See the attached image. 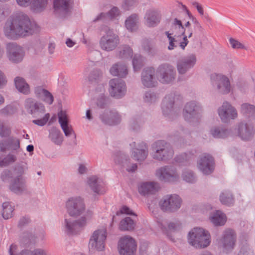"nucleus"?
Segmentation results:
<instances>
[{"label":"nucleus","instance_id":"nucleus-1","mask_svg":"<svg viewBox=\"0 0 255 255\" xmlns=\"http://www.w3.org/2000/svg\"><path fill=\"white\" fill-rule=\"evenodd\" d=\"M39 30L37 25L32 23L28 17L22 12L10 18L4 27L5 36L12 39L28 36L37 32Z\"/></svg>","mask_w":255,"mask_h":255},{"label":"nucleus","instance_id":"nucleus-2","mask_svg":"<svg viewBox=\"0 0 255 255\" xmlns=\"http://www.w3.org/2000/svg\"><path fill=\"white\" fill-rule=\"evenodd\" d=\"M191 24L189 21L186 22L183 26L182 22L175 19L171 26V32H165L169 40V45L168 47L169 50L173 49L176 44H180V47L184 49L187 45L188 41L187 37H191L192 35V30L190 27Z\"/></svg>","mask_w":255,"mask_h":255},{"label":"nucleus","instance_id":"nucleus-3","mask_svg":"<svg viewBox=\"0 0 255 255\" xmlns=\"http://www.w3.org/2000/svg\"><path fill=\"white\" fill-rule=\"evenodd\" d=\"M188 242L196 248H203L208 246L211 242L209 233L202 228H194L189 232Z\"/></svg>","mask_w":255,"mask_h":255},{"label":"nucleus","instance_id":"nucleus-4","mask_svg":"<svg viewBox=\"0 0 255 255\" xmlns=\"http://www.w3.org/2000/svg\"><path fill=\"white\" fill-rule=\"evenodd\" d=\"M107 229L102 227L96 230L90 237L89 247L93 251H102L105 249L107 237Z\"/></svg>","mask_w":255,"mask_h":255},{"label":"nucleus","instance_id":"nucleus-5","mask_svg":"<svg viewBox=\"0 0 255 255\" xmlns=\"http://www.w3.org/2000/svg\"><path fill=\"white\" fill-rule=\"evenodd\" d=\"M92 216V213L88 212L84 217L77 221L73 220L71 218H66L65 220V231L68 234L76 233L86 225L87 221L90 219Z\"/></svg>","mask_w":255,"mask_h":255},{"label":"nucleus","instance_id":"nucleus-6","mask_svg":"<svg viewBox=\"0 0 255 255\" xmlns=\"http://www.w3.org/2000/svg\"><path fill=\"white\" fill-rule=\"evenodd\" d=\"M181 204V199L176 194L167 195L159 202L162 210L166 211H174L178 209Z\"/></svg>","mask_w":255,"mask_h":255},{"label":"nucleus","instance_id":"nucleus-7","mask_svg":"<svg viewBox=\"0 0 255 255\" xmlns=\"http://www.w3.org/2000/svg\"><path fill=\"white\" fill-rule=\"evenodd\" d=\"M66 208L69 214L73 216H77L85 209L83 200L80 197L70 198L66 203Z\"/></svg>","mask_w":255,"mask_h":255},{"label":"nucleus","instance_id":"nucleus-8","mask_svg":"<svg viewBox=\"0 0 255 255\" xmlns=\"http://www.w3.org/2000/svg\"><path fill=\"white\" fill-rule=\"evenodd\" d=\"M135 247L134 240L129 236L122 238L119 243V250L121 255H133Z\"/></svg>","mask_w":255,"mask_h":255},{"label":"nucleus","instance_id":"nucleus-9","mask_svg":"<svg viewBox=\"0 0 255 255\" xmlns=\"http://www.w3.org/2000/svg\"><path fill=\"white\" fill-rule=\"evenodd\" d=\"M165 145L166 143L164 141H158L154 144L153 149L155 151L153 154L154 158L164 160L172 156L173 151L167 146L165 147Z\"/></svg>","mask_w":255,"mask_h":255},{"label":"nucleus","instance_id":"nucleus-10","mask_svg":"<svg viewBox=\"0 0 255 255\" xmlns=\"http://www.w3.org/2000/svg\"><path fill=\"white\" fill-rule=\"evenodd\" d=\"M212 82L217 85L220 92L223 94L228 93L230 91L231 85L228 77L221 74H213L211 76Z\"/></svg>","mask_w":255,"mask_h":255},{"label":"nucleus","instance_id":"nucleus-11","mask_svg":"<svg viewBox=\"0 0 255 255\" xmlns=\"http://www.w3.org/2000/svg\"><path fill=\"white\" fill-rule=\"evenodd\" d=\"M156 76L162 83H168L174 78V72L172 67L168 65L160 66L156 72Z\"/></svg>","mask_w":255,"mask_h":255},{"label":"nucleus","instance_id":"nucleus-12","mask_svg":"<svg viewBox=\"0 0 255 255\" xmlns=\"http://www.w3.org/2000/svg\"><path fill=\"white\" fill-rule=\"evenodd\" d=\"M119 43L118 36L112 31H108L103 36L100 41L101 48L107 51H111L116 48Z\"/></svg>","mask_w":255,"mask_h":255},{"label":"nucleus","instance_id":"nucleus-13","mask_svg":"<svg viewBox=\"0 0 255 255\" xmlns=\"http://www.w3.org/2000/svg\"><path fill=\"white\" fill-rule=\"evenodd\" d=\"M7 55L9 60L13 62H18L22 60L24 52L22 48L15 43H8L6 46Z\"/></svg>","mask_w":255,"mask_h":255},{"label":"nucleus","instance_id":"nucleus-14","mask_svg":"<svg viewBox=\"0 0 255 255\" xmlns=\"http://www.w3.org/2000/svg\"><path fill=\"white\" fill-rule=\"evenodd\" d=\"M214 160L211 156L204 154L202 155L198 162V168L205 174H209L214 170Z\"/></svg>","mask_w":255,"mask_h":255},{"label":"nucleus","instance_id":"nucleus-15","mask_svg":"<svg viewBox=\"0 0 255 255\" xmlns=\"http://www.w3.org/2000/svg\"><path fill=\"white\" fill-rule=\"evenodd\" d=\"M111 95L117 98H119L125 95L126 89L124 81L118 79H112L110 81Z\"/></svg>","mask_w":255,"mask_h":255},{"label":"nucleus","instance_id":"nucleus-16","mask_svg":"<svg viewBox=\"0 0 255 255\" xmlns=\"http://www.w3.org/2000/svg\"><path fill=\"white\" fill-rule=\"evenodd\" d=\"M157 177L161 181L172 182L178 179L175 170L171 167H162L157 170Z\"/></svg>","mask_w":255,"mask_h":255},{"label":"nucleus","instance_id":"nucleus-17","mask_svg":"<svg viewBox=\"0 0 255 255\" xmlns=\"http://www.w3.org/2000/svg\"><path fill=\"white\" fill-rule=\"evenodd\" d=\"M219 115L223 122H226L229 119H234L237 117L236 109L227 102L224 103L218 110Z\"/></svg>","mask_w":255,"mask_h":255},{"label":"nucleus","instance_id":"nucleus-18","mask_svg":"<svg viewBox=\"0 0 255 255\" xmlns=\"http://www.w3.org/2000/svg\"><path fill=\"white\" fill-rule=\"evenodd\" d=\"M59 123L65 136H69L74 133L71 126L69 124V119L66 112L61 111L58 114Z\"/></svg>","mask_w":255,"mask_h":255},{"label":"nucleus","instance_id":"nucleus-19","mask_svg":"<svg viewBox=\"0 0 255 255\" xmlns=\"http://www.w3.org/2000/svg\"><path fill=\"white\" fill-rule=\"evenodd\" d=\"M235 241L236 237L234 231L231 229L226 230L221 240V243L224 250L227 252L232 250L235 246Z\"/></svg>","mask_w":255,"mask_h":255},{"label":"nucleus","instance_id":"nucleus-20","mask_svg":"<svg viewBox=\"0 0 255 255\" xmlns=\"http://www.w3.org/2000/svg\"><path fill=\"white\" fill-rule=\"evenodd\" d=\"M237 133L242 139L249 140L252 137L254 133L253 127L247 124H240L237 129Z\"/></svg>","mask_w":255,"mask_h":255},{"label":"nucleus","instance_id":"nucleus-21","mask_svg":"<svg viewBox=\"0 0 255 255\" xmlns=\"http://www.w3.org/2000/svg\"><path fill=\"white\" fill-rule=\"evenodd\" d=\"M25 106L31 114H35L38 113H43L45 112V108L43 105L37 103L32 99H27L25 101Z\"/></svg>","mask_w":255,"mask_h":255},{"label":"nucleus","instance_id":"nucleus-22","mask_svg":"<svg viewBox=\"0 0 255 255\" xmlns=\"http://www.w3.org/2000/svg\"><path fill=\"white\" fill-rule=\"evenodd\" d=\"M88 183L93 191L98 194H103L106 191L104 183L95 176L89 178Z\"/></svg>","mask_w":255,"mask_h":255},{"label":"nucleus","instance_id":"nucleus-23","mask_svg":"<svg viewBox=\"0 0 255 255\" xmlns=\"http://www.w3.org/2000/svg\"><path fill=\"white\" fill-rule=\"evenodd\" d=\"M159 185L157 183L151 182L141 183L138 187V191L140 194L145 195L149 194H153L158 191Z\"/></svg>","mask_w":255,"mask_h":255},{"label":"nucleus","instance_id":"nucleus-24","mask_svg":"<svg viewBox=\"0 0 255 255\" xmlns=\"http://www.w3.org/2000/svg\"><path fill=\"white\" fill-rule=\"evenodd\" d=\"M145 24L149 27L154 26L160 21V15L157 10H149L146 13Z\"/></svg>","mask_w":255,"mask_h":255},{"label":"nucleus","instance_id":"nucleus-25","mask_svg":"<svg viewBox=\"0 0 255 255\" xmlns=\"http://www.w3.org/2000/svg\"><path fill=\"white\" fill-rule=\"evenodd\" d=\"M154 71L152 68L145 69L142 74V82L143 84L147 87L155 86V82L153 81V73Z\"/></svg>","mask_w":255,"mask_h":255},{"label":"nucleus","instance_id":"nucleus-26","mask_svg":"<svg viewBox=\"0 0 255 255\" xmlns=\"http://www.w3.org/2000/svg\"><path fill=\"white\" fill-rule=\"evenodd\" d=\"M36 96L45 103L51 105L53 102V96L47 90L41 88L37 87L35 91Z\"/></svg>","mask_w":255,"mask_h":255},{"label":"nucleus","instance_id":"nucleus-27","mask_svg":"<svg viewBox=\"0 0 255 255\" xmlns=\"http://www.w3.org/2000/svg\"><path fill=\"white\" fill-rule=\"evenodd\" d=\"M196 62L195 56L191 55L186 59L181 61L178 64V70L180 74L184 73L189 68L193 66Z\"/></svg>","mask_w":255,"mask_h":255},{"label":"nucleus","instance_id":"nucleus-28","mask_svg":"<svg viewBox=\"0 0 255 255\" xmlns=\"http://www.w3.org/2000/svg\"><path fill=\"white\" fill-rule=\"evenodd\" d=\"M146 145L142 143L138 147L134 149L133 151V158L138 161L144 160L147 156Z\"/></svg>","mask_w":255,"mask_h":255},{"label":"nucleus","instance_id":"nucleus-29","mask_svg":"<svg viewBox=\"0 0 255 255\" xmlns=\"http://www.w3.org/2000/svg\"><path fill=\"white\" fill-rule=\"evenodd\" d=\"M135 227V222L130 217H126L120 221L119 225L121 231H131Z\"/></svg>","mask_w":255,"mask_h":255},{"label":"nucleus","instance_id":"nucleus-30","mask_svg":"<svg viewBox=\"0 0 255 255\" xmlns=\"http://www.w3.org/2000/svg\"><path fill=\"white\" fill-rule=\"evenodd\" d=\"M110 72L113 76L124 77L128 74V70L125 65L117 64L112 66Z\"/></svg>","mask_w":255,"mask_h":255},{"label":"nucleus","instance_id":"nucleus-31","mask_svg":"<svg viewBox=\"0 0 255 255\" xmlns=\"http://www.w3.org/2000/svg\"><path fill=\"white\" fill-rule=\"evenodd\" d=\"M211 222L215 225H223L226 222L227 218L224 214L220 211H217L210 217Z\"/></svg>","mask_w":255,"mask_h":255},{"label":"nucleus","instance_id":"nucleus-32","mask_svg":"<svg viewBox=\"0 0 255 255\" xmlns=\"http://www.w3.org/2000/svg\"><path fill=\"white\" fill-rule=\"evenodd\" d=\"M14 81L15 87L18 91L25 94H27L29 93V86L23 78L16 77Z\"/></svg>","mask_w":255,"mask_h":255},{"label":"nucleus","instance_id":"nucleus-33","mask_svg":"<svg viewBox=\"0 0 255 255\" xmlns=\"http://www.w3.org/2000/svg\"><path fill=\"white\" fill-rule=\"evenodd\" d=\"M241 113L245 116L255 117V106L248 103L243 104L241 107Z\"/></svg>","mask_w":255,"mask_h":255},{"label":"nucleus","instance_id":"nucleus-34","mask_svg":"<svg viewBox=\"0 0 255 255\" xmlns=\"http://www.w3.org/2000/svg\"><path fill=\"white\" fill-rule=\"evenodd\" d=\"M49 137L57 144H60L63 141V136L59 129L52 128L50 130Z\"/></svg>","mask_w":255,"mask_h":255},{"label":"nucleus","instance_id":"nucleus-35","mask_svg":"<svg viewBox=\"0 0 255 255\" xmlns=\"http://www.w3.org/2000/svg\"><path fill=\"white\" fill-rule=\"evenodd\" d=\"M10 190L16 193H19L24 188V181L21 177L16 179L11 184L10 187Z\"/></svg>","mask_w":255,"mask_h":255},{"label":"nucleus","instance_id":"nucleus-36","mask_svg":"<svg viewBox=\"0 0 255 255\" xmlns=\"http://www.w3.org/2000/svg\"><path fill=\"white\" fill-rule=\"evenodd\" d=\"M137 20L136 14L131 15L126 20L125 24L128 30L132 31L137 28Z\"/></svg>","mask_w":255,"mask_h":255},{"label":"nucleus","instance_id":"nucleus-37","mask_svg":"<svg viewBox=\"0 0 255 255\" xmlns=\"http://www.w3.org/2000/svg\"><path fill=\"white\" fill-rule=\"evenodd\" d=\"M197 110V108L195 106L194 103H191L186 105L184 111V115L185 118L188 119V116L189 118L193 117L194 116V113Z\"/></svg>","mask_w":255,"mask_h":255},{"label":"nucleus","instance_id":"nucleus-38","mask_svg":"<svg viewBox=\"0 0 255 255\" xmlns=\"http://www.w3.org/2000/svg\"><path fill=\"white\" fill-rule=\"evenodd\" d=\"M2 216L5 219H8L12 217L13 208L8 202L3 203L2 204Z\"/></svg>","mask_w":255,"mask_h":255},{"label":"nucleus","instance_id":"nucleus-39","mask_svg":"<svg viewBox=\"0 0 255 255\" xmlns=\"http://www.w3.org/2000/svg\"><path fill=\"white\" fill-rule=\"evenodd\" d=\"M70 0H54V7L55 10H66L68 8Z\"/></svg>","mask_w":255,"mask_h":255},{"label":"nucleus","instance_id":"nucleus-40","mask_svg":"<svg viewBox=\"0 0 255 255\" xmlns=\"http://www.w3.org/2000/svg\"><path fill=\"white\" fill-rule=\"evenodd\" d=\"M220 201L223 204L229 205L233 203L232 195L228 192H224L220 195Z\"/></svg>","mask_w":255,"mask_h":255},{"label":"nucleus","instance_id":"nucleus-41","mask_svg":"<svg viewBox=\"0 0 255 255\" xmlns=\"http://www.w3.org/2000/svg\"><path fill=\"white\" fill-rule=\"evenodd\" d=\"M47 3V0H33V2L34 9L37 11H40L44 8Z\"/></svg>","mask_w":255,"mask_h":255},{"label":"nucleus","instance_id":"nucleus-42","mask_svg":"<svg viewBox=\"0 0 255 255\" xmlns=\"http://www.w3.org/2000/svg\"><path fill=\"white\" fill-rule=\"evenodd\" d=\"M132 54V49L128 46H125L123 47V50L120 51V56L121 58H128L131 57Z\"/></svg>","mask_w":255,"mask_h":255},{"label":"nucleus","instance_id":"nucleus-43","mask_svg":"<svg viewBox=\"0 0 255 255\" xmlns=\"http://www.w3.org/2000/svg\"><path fill=\"white\" fill-rule=\"evenodd\" d=\"M134 71H137L142 66V60L140 56L135 55L132 60Z\"/></svg>","mask_w":255,"mask_h":255},{"label":"nucleus","instance_id":"nucleus-44","mask_svg":"<svg viewBox=\"0 0 255 255\" xmlns=\"http://www.w3.org/2000/svg\"><path fill=\"white\" fill-rule=\"evenodd\" d=\"M49 118L50 114L47 113L44 116L42 119L33 120V123L38 126H43L47 123Z\"/></svg>","mask_w":255,"mask_h":255},{"label":"nucleus","instance_id":"nucleus-45","mask_svg":"<svg viewBox=\"0 0 255 255\" xmlns=\"http://www.w3.org/2000/svg\"><path fill=\"white\" fill-rule=\"evenodd\" d=\"M10 128L8 126L5 125L3 123L0 122V135L5 136L9 134Z\"/></svg>","mask_w":255,"mask_h":255},{"label":"nucleus","instance_id":"nucleus-46","mask_svg":"<svg viewBox=\"0 0 255 255\" xmlns=\"http://www.w3.org/2000/svg\"><path fill=\"white\" fill-rule=\"evenodd\" d=\"M121 214H125L127 215H133L136 216L135 213L127 206H123L121 207L119 211L116 213L117 215H119Z\"/></svg>","mask_w":255,"mask_h":255},{"label":"nucleus","instance_id":"nucleus-47","mask_svg":"<svg viewBox=\"0 0 255 255\" xmlns=\"http://www.w3.org/2000/svg\"><path fill=\"white\" fill-rule=\"evenodd\" d=\"M16 157L13 155H8L4 159L0 162V166H6L9 163L14 162Z\"/></svg>","mask_w":255,"mask_h":255},{"label":"nucleus","instance_id":"nucleus-48","mask_svg":"<svg viewBox=\"0 0 255 255\" xmlns=\"http://www.w3.org/2000/svg\"><path fill=\"white\" fill-rule=\"evenodd\" d=\"M229 41L231 46L234 49H245L244 44L235 39L230 38Z\"/></svg>","mask_w":255,"mask_h":255},{"label":"nucleus","instance_id":"nucleus-49","mask_svg":"<svg viewBox=\"0 0 255 255\" xmlns=\"http://www.w3.org/2000/svg\"><path fill=\"white\" fill-rule=\"evenodd\" d=\"M183 180L189 183H192L194 181L195 178L191 172H185L183 175Z\"/></svg>","mask_w":255,"mask_h":255},{"label":"nucleus","instance_id":"nucleus-50","mask_svg":"<svg viewBox=\"0 0 255 255\" xmlns=\"http://www.w3.org/2000/svg\"><path fill=\"white\" fill-rule=\"evenodd\" d=\"M238 255H253V252L248 246H244L241 249Z\"/></svg>","mask_w":255,"mask_h":255},{"label":"nucleus","instance_id":"nucleus-51","mask_svg":"<svg viewBox=\"0 0 255 255\" xmlns=\"http://www.w3.org/2000/svg\"><path fill=\"white\" fill-rule=\"evenodd\" d=\"M225 131H221L218 128H215L212 130V134L215 137H224Z\"/></svg>","mask_w":255,"mask_h":255},{"label":"nucleus","instance_id":"nucleus-52","mask_svg":"<svg viewBox=\"0 0 255 255\" xmlns=\"http://www.w3.org/2000/svg\"><path fill=\"white\" fill-rule=\"evenodd\" d=\"M119 9H118V8L114 7L111 9L110 11L109 12L107 16L109 17V18L112 19L115 17L116 16L119 15Z\"/></svg>","mask_w":255,"mask_h":255},{"label":"nucleus","instance_id":"nucleus-53","mask_svg":"<svg viewBox=\"0 0 255 255\" xmlns=\"http://www.w3.org/2000/svg\"><path fill=\"white\" fill-rule=\"evenodd\" d=\"M10 147L13 150H16L19 147V141L17 139H13Z\"/></svg>","mask_w":255,"mask_h":255},{"label":"nucleus","instance_id":"nucleus-54","mask_svg":"<svg viewBox=\"0 0 255 255\" xmlns=\"http://www.w3.org/2000/svg\"><path fill=\"white\" fill-rule=\"evenodd\" d=\"M17 3L21 6L26 7L29 5L31 0H16Z\"/></svg>","mask_w":255,"mask_h":255},{"label":"nucleus","instance_id":"nucleus-55","mask_svg":"<svg viewBox=\"0 0 255 255\" xmlns=\"http://www.w3.org/2000/svg\"><path fill=\"white\" fill-rule=\"evenodd\" d=\"M32 255H47V254L43 250L36 249L32 252Z\"/></svg>","mask_w":255,"mask_h":255},{"label":"nucleus","instance_id":"nucleus-56","mask_svg":"<svg viewBox=\"0 0 255 255\" xmlns=\"http://www.w3.org/2000/svg\"><path fill=\"white\" fill-rule=\"evenodd\" d=\"M193 5L196 7L199 13L201 15H203L204 10L202 6L197 2L193 3Z\"/></svg>","mask_w":255,"mask_h":255},{"label":"nucleus","instance_id":"nucleus-57","mask_svg":"<svg viewBox=\"0 0 255 255\" xmlns=\"http://www.w3.org/2000/svg\"><path fill=\"white\" fill-rule=\"evenodd\" d=\"M152 98H154V96H152L150 93H147L145 94L144 100L146 102H150Z\"/></svg>","mask_w":255,"mask_h":255},{"label":"nucleus","instance_id":"nucleus-58","mask_svg":"<svg viewBox=\"0 0 255 255\" xmlns=\"http://www.w3.org/2000/svg\"><path fill=\"white\" fill-rule=\"evenodd\" d=\"M126 168H127V170L128 171H134L136 170V168H137V166L136 164H132V166H131V168H129L128 165H126Z\"/></svg>","mask_w":255,"mask_h":255},{"label":"nucleus","instance_id":"nucleus-59","mask_svg":"<svg viewBox=\"0 0 255 255\" xmlns=\"http://www.w3.org/2000/svg\"><path fill=\"white\" fill-rule=\"evenodd\" d=\"M16 249V246L14 245H11L9 249V253L10 255H14V253Z\"/></svg>","mask_w":255,"mask_h":255},{"label":"nucleus","instance_id":"nucleus-60","mask_svg":"<svg viewBox=\"0 0 255 255\" xmlns=\"http://www.w3.org/2000/svg\"><path fill=\"white\" fill-rule=\"evenodd\" d=\"M7 145L5 142H0V151H4Z\"/></svg>","mask_w":255,"mask_h":255},{"label":"nucleus","instance_id":"nucleus-61","mask_svg":"<svg viewBox=\"0 0 255 255\" xmlns=\"http://www.w3.org/2000/svg\"><path fill=\"white\" fill-rule=\"evenodd\" d=\"M187 155L185 154L183 155H182L181 158H177L176 161L179 162H181L183 161L184 160H187Z\"/></svg>","mask_w":255,"mask_h":255},{"label":"nucleus","instance_id":"nucleus-62","mask_svg":"<svg viewBox=\"0 0 255 255\" xmlns=\"http://www.w3.org/2000/svg\"><path fill=\"white\" fill-rule=\"evenodd\" d=\"M86 167L83 165H80L79 167V172L81 174H83L86 171Z\"/></svg>","mask_w":255,"mask_h":255},{"label":"nucleus","instance_id":"nucleus-63","mask_svg":"<svg viewBox=\"0 0 255 255\" xmlns=\"http://www.w3.org/2000/svg\"><path fill=\"white\" fill-rule=\"evenodd\" d=\"M176 228H177L176 225V224H175L174 223H171L168 225V229L170 231L176 229Z\"/></svg>","mask_w":255,"mask_h":255},{"label":"nucleus","instance_id":"nucleus-64","mask_svg":"<svg viewBox=\"0 0 255 255\" xmlns=\"http://www.w3.org/2000/svg\"><path fill=\"white\" fill-rule=\"evenodd\" d=\"M66 43L67 46H68L69 47H72L75 44V43L73 41H72L70 39H68L66 41Z\"/></svg>","mask_w":255,"mask_h":255}]
</instances>
